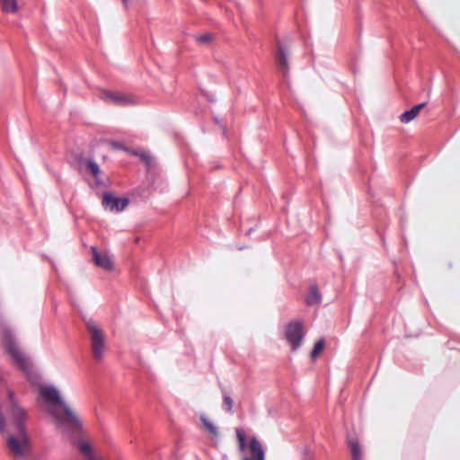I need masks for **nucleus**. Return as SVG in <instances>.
Masks as SVG:
<instances>
[{
  "label": "nucleus",
  "instance_id": "obj_1",
  "mask_svg": "<svg viewBox=\"0 0 460 460\" xmlns=\"http://www.w3.org/2000/svg\"><path fill=\"white\" fill-rule=\"evenodd\" d=\"M40 394L48 404V412L54 418L59 428L70 431L84 429V420L62 401L58 391L54 386L40 387Z\"/></svg>",
  "mask_w": 460,
  "mask_h": 460
},
{
  "label": "nucleus",
  "instance_id": "obj_2",
  "mask_svg": "<svg viewBox=\"0 0 460 460\" xmlns=\"http://www.w3.org/2000/svg\"><path fill=\"white\" fill-rule=\"evenodd\" d=\"M0 332L1 341L6 352L22 371L29 372L31 364L24 353L20 349L12 329L7 325H2Z\"/></svg>",
  "mask_w": 460,
  "mask_h": 460
},
{
  "label": "nucleus",
  "instance_id": "obj_3",
  "mask_svg": "<svg viewBox=\"0 0 460 460\" xmlns=\"http://www.w3.org/2000/svg\"><path fill=\"white\" fill-rule=\"evenodd\" d=\"M86 330L91 342L92 355L95 361H101L106 351V335L101 326L93 319L85 320Z\"/></svg>",
  "mask_w": 460,
  "mask_h": 460
},
{
  "label": "nucleus",
  "instance_id": "obj_4",
  "mask_svg": "<svg viewBox=\"0 0 460 460\" xmlns=\"http://www.w3.org/2000/svg\"><path fill=\"white\" fill-rule=\"evenodd\" d=\"M6 445L15 458L25 459L31 452L27 433H12L6 438Z\"/></svg>",
  "mask_w": 460,
  "mask_h": 460
},
{
  "label": "nucleus",
  "instance_id": "obj_5",
  "mask_svg": "<svg viewBox=\"0 0 460 460\" xmlns=\"http://www.w3.org/2000/svg\"><path fill=\"white\" fill-rule=\"evenodd\" d=\"M238 447L241 452H245L249 448L250 456L243 460H265V452L261 442L252 437L249 445L247 444L246 433H236Z\"/></svg>",
  "mask_w": 460,
  "mask_h": 460
},
{
  "label": "nucleus",
  "instance_id": "obj_6",
  "mask_svg": "<svg viewBox=\"0 0 460 460\" xmlns=\"http://www.w3.org/2000/svg\"><path fill=\"white\" fill-rule=\"evenodd\" d=\"M304 337L305 332L302 322L293 321L287 324L285 329V338L292 350H296L301 346Z\"/></svg>",
  "mask_w": 460,
  "mask_h": 460
},
{
  "label": "nucleus",
  "instance_id": "obj_7",
  "mask_svg": "<svg viewBox=\"0 0 460 460\" xmlns=\"http://www.w3.org/2000/svg\"><path fill=\"white\" fill-rule=\"evenodd\" d=\"M30 416L28 411L17 404L13 402L9 413V421L17 431H26Z\"/></svg>",
  "mask_w": 460,
  "mask_h": 460
},
{
  "label": "nucleus",
  "instance_id": "obj_8",
  "mask_svg": "<svg viewBox=\"0 0 460 460\" xmlns=\"http://www.w3.org/2000/svg\"><path fill=\"white\" fill-rule=\"evenodd\" d=\"M129 204L128 198H116L111 193H104L102 197V206L111 211L120 212Z\"/></svg>",
  "mask_w": 460,
  "mask_h": 460
},
{
  "label": "nucleus",
  "instance_id": "obj_9",
  "mask_svg": "<svg viewBox=\"0 0 460 460\" xmlns=\"http://www.w3.org/2000/svg\"><path fill=\"white\" fill-rule=\"evenodd\" d=\"M91 252L93 255V261L95 265L107 271L112 270L114 263L109 254L99 252L97 248L94 246L91 247Z\"/></svg>",
  "mask_w": 460,
  "mask_h": 460
},
{
  "label": "nucleus",
  "instance_id": "obj_10",
  "mask_svg": "<svg viewBox=\"0 0 460 460\" xmlns=\"http://www.w3.org/2000/svg\"><path fill=\"white\" fill-rule=\"evenodd\" d=\"M103 99L107 102H112L116 105L126 106L133 104V99L131 95L121 93L119 92H103Z\"/></svg>",
  "mask_w": 460,
  "mask_h": 460
},
{
  "label": "nucleus",
  "instance_id": "obj_11",
  "mask_svg": "<svg viewBox=\"0 0 460 460\" xmlns=\"http://www.w3.org/2000/svg\"><path fill=\"white\" fill-rule=\"evenodd\" d=\"M275 59L279 72L286 77L289 70L288 50L279 41L278 42V53L276 54Z\"/></svg>",
  "mask_w": 460,
  "mask_h": 460
},
{
  "label": "nucleus",
  "instance_id": "obj_12",
  "mask_svg": "<svg viewBox=\"0 0 460 460\" xmlns=\"http://www.w3.org/2000/svg\"><path fill=\"white\" fill-rule=\"evenodd\" d=\"M427 105V102H421L413 106L411 110L402 112L399 119L402 123H409L413 120L420 112V111Z\"/></svg>",
  "mask_w": 460,
  "mask_h": 460
},
{
  "label": "nucleus",
  "instance_id": "obj_13",
  "mask_svg": "<svg viewBox=\"0 0 460 460\" xmlns=\"http://www.w3.org/2000/svg\"><path fill=\"white\" fill-rule=\"evenodd\" d=\"M348 446L350 450L352 460H363V450L358 440L356 438H348Z\"/></svg>",
  "mask_w": 460,
  "mask_h": 460
},
{
  "label": "nucleus",
  "instance_id": "obj_14",
  "mask_svg": "<svg viewBox=\"0 0 460 460\" xmlns=\"http://www.w3.org/2000/svg\"><path fill=\"white\" fill-rule=\"evenodd\" d=\"M79 162L82 165H84L85 168L93 174L97 183L102 182L100 179L102 171L99 165L93 160L83 158Z\"/></svg>",
  "mask_w": 460,
  "mask_h": 460
},
{
  "label": "nucleus",
  "instance_id": "obj_15",
  "mask_svg": "<svg viewBox=\"0 0 460 460\" xmlns=\"http://www.w3.org/2000/svg\"><path fill=\"white\" fill-rule=\"evenodd\" d=\"M322 301V296L318 289L316 283L310 286L309 293L305 297V304L307 305H319Z\"/></svg>",
  "mask_w": 460,
  "mask_h": 460
},
{
  "label": "nucleus",
  "instance_id": "obj_16",
  "mask_svg": "<svg viewBox=\"0 0 460 460\" xmlns=\"http://www.w3.org/2000/svg\"><path fill=\"white\" fill-rule=\"evenodd\" d=\"M77 447L80 451V453L87 459V460H102V458L97 457L93 450L92 448V446L85 441H80L77 445Z\"/></svg>",
  "mask_w": 460,
  "mask_h": 460
},
{
  "label": "nucleus",
  "instance_id": "obj_17",
  "mask_svg": "<svg viewBox=\"0 0 460 460\" xmlns=\"http://www.w3.org/2000/svg\"><path fill=\"white\" fill-rule=\"evenodd\" d=\"M0 6L7 13H14L18 10L17 0H0Z\"/></svg>",
  "mask_w": 460,
  "mask_h": 460
},
{
  "label": "nucleus",
  "instance_id": "obj_18",
  "mask_svg": "<svg viewBox=\"0 0 460 460\" xmlns=\"http://www.w3.org/2000/svg\"><path fill=\"white\" fill-rule=\"evenodd\" d=\"M222 396H223V403L222 407L223 409L227 412H232L233 406H234V401L231 397L230 393L226 389H221Z\"/></svg>",
  "mask_w": 460,
  "mask_h": 460
},
{
  "label": "nucleus",
  "instance_id": "obj_19",
  "mask_svg": "<svg viewBox=\"0 0 460 460\" xmlns=\"http://www.w3.org/2000/svg\"><path fill=\"white\" fill-rule=\"evenodd\" d=\"M194 39L199 45L206 46L214 40V35L212 33H205L202 35H195Z\"/></svg>",
  "mask_w": 460,
  "mask_h": 460
},
{
  "label": "nucleus",
  "instance_id": "obj_20",
  "mask_svg": "<svg viewBox=\"0 0 460 460\" xmlns=\"http://www.w3.org/2000/svg\"><path fill=\"white\" fill-rule=\"evenodd\" d=\"M325 345V341L323 339L319 340L314 346V349L311 352L312 359H315L318 355L322 352Z\"/></svg>",
  "mask_w": 460,
  "mask_h": 460
},
{
  "label": "nucleus",
  "instance_id": "obj_21",
  "mask_svg": "<svg viewBox=\"0 0 460 460\" xmlns=\"http://www.w3.org/2000/svg\"><path fill=\"white\" fill-rule=\"evenodd\" d=\"M200 421L208 431H216V427L207 416L200 415Z\"/></svg>",
  "mask_w": 460,
  "mask_h": 460
},
{
  "label": "nucleus",
  "instance_id": "obj_22",
  "mask_svg": "<svg viewBox=\"0 0 460 460\" xmlns=\"http://www.w3.org/2000/svg\"><path fill=\"white\" fill-rule=\"evenodd\" d=\"M111 145H112V146H114L117 149H121L122 148L121 144H119L118 142H112Z\"/></svg>",
  "mask_w": 460,
  "mask_h": 460
},
{
  "label": "nucleus",
  "instance_id": "obj_23",
  "mask_svg": "<svg viewBox=\"0 0 460 460\" xmlns=\"http://www.w3.org/2000/svg\"><path fill=\"white\" fill-rule=\"evenodd\" d=\"M124 2H127L128 0H123Z\"/></svg>",
  "mask_w": 460,
  "mask_h": 460
}]
</instances>
